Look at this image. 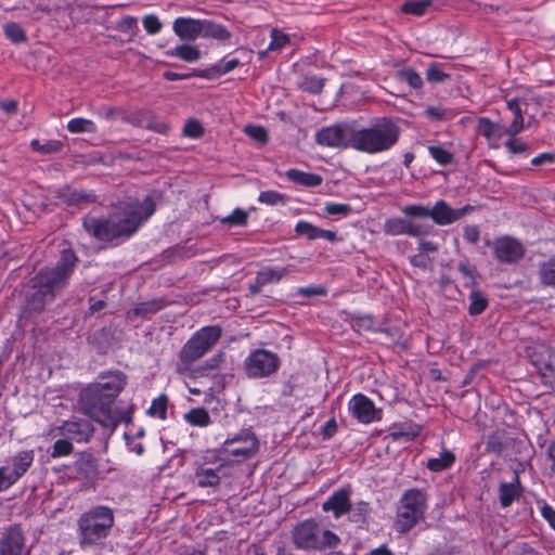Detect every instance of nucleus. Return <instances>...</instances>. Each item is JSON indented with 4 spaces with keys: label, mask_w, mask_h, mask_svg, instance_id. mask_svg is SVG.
Instances as JSON below:
<instances>
[{
    "label": "nucleus",
    "mask_w": 555,
    "mask_h": 555,
    "mask_svg": "<svg viewBox=\"0 0 555 555\" xmlns=\"http://www.w3.org/2000/svg\"><path fill=\"white\" fill-rule=\"evenodd\" d=\"M77 262L75 253L64 249L55 267L41 269L25 286V312H42L64 289Z\"/></svg>",
    "instance_id": "1"
},
{
    "label": "nucleus",
    "mask_w": 555,
    "mask_h": 555,
    "mask_svg": "<svg viewBox=\"0 0 555 555\" xmlns=\"http://www.w3.org/2000/svg\"><path fill=\"white\" fill-rule=\"evenodd\" d=\"M100 380L89 385L79 396L80 411L106 428H115L118 413L115 400L127 384V376L120 372H104Z\"/></svg>",
    "instance_id": "2"
},
{
    "label": "nucleus",
    "mask_w": 555,
    "mask_h": 555,
    "mask_svg": "<svg viewBox=\"0 0 555 555\" xmlns=\"http://www.w3.org/2000/svg\"><path fill=\"white\" fill-rule=\"evenodd\" d=\"M154 211V202L145 197L143 202L127 204L121 214H113L108 218L86 216L82 227L95 240L111 242L119 236L131 235Z\"/></svg>",
    "instance_id": "3"
},
{
    "label": "nucleus",
    "mask_w": 555,
    "mask_h": 555,
    "mask_svg": "<svg viewBox=\"0 0 555 555\" xmlns=\"http://www.w3.org/2000/svg\"><path fill=\"white\" fill-rule=\"evenodd\" d=\"M399 127L388 119L358 131H352L350 145L361 152L375 154L392 147L399 139Z\"/></svg>",
    "instance_id": "4"
},
{
    "label": "nucleus",
    "mask_w": 555,
    "mask_h": 555,
    "mask_svg": "<svg viewBox=\"0 0 555 555\" xmlns=\"http://www.w3.org/2000/svg\"><path fill=\"white\" fill-rule=\"evenodd\" d=\"M222 328L219 325L205 326L197 331L182 347L176 370L179 374H186L193 362L201 359L221 337Z\"/></svg>",
    "instance_id": "5"
},
{
    "label": "nucleus",
    "mask_w": 555,
    "mask_h": 555,
    "mask_svg": "<svg viewBox=\"0 0 555 555\" xmlns=\"http://www.w3.org/2000/svg\"><path fill=\"white\" fill-rule=\"evenodd\" d=\"M114 525V514L109 507L96 506L81 515L78 528L81 544H94L105 539Z\"/></svg>",
    "instance_id": "6"
},
{
    "label": "nucleus",
    "mask_w": 555,
    "mask_h": 555,
    "mask_svg": "<svg viewBox=\"0 0 555 555\" xmlns=\"http://www.w3.org/2000/svg\"><path fill=\"white\" fill-rule=\"evenodd\" d=\"M30 548L22 524H11L0 532V555H29Z\"/></svg>",
    "instance_id": "7"
},
{
    "label": "nucleus",
    "mask_w": 555,
    "mask_h": 555,
    "mask_svg": "<svg viewBox=\"0 0 555 555\" xmlns=\"http://www.w3.org/2000/svg\"><path fill=\"white\" fill-rule=\"evenodd\" d=\"M280 366L279 357L268 350L257 349L245 361V373L251 378L268 377L275 373Z\"/></svg>",
    "instance_id": "8"
},
{
    "label": "nucleus",
    "mask_w": 555,
    "mask_h": 555,
    "mask_svg": "<svg viewBox=\"0 0 555 555\" xmlns=\"http://www.w3.org/2000/svg\"><path fill=\"white\" fill-rule=\"evenodd\" d=\"M487 244L492 247L494 258L505 264L517 263L526 253L522 243L512 236L498 237L492 243Z\"/></svg>",
    "instance_id": "9"
},
{
    "label": "nucleus",
    "mask_w": 555,
    "mask_h": 555,
    "mask_svg": "<svg viewBox=\"0 0 555 555\" xmlns=\"http://www.w3.org/2000/svg\"><path fill=\"white\" fill-rule=\"evenodd\" d=\"M224 447L232 456L249 459L258 452L259 441L251 430L245 429L233 438L227 439Z\"/></svg>",
    "instance_id": "10"
},
{
    "label": "nucleus",
    "mask_w": 555,
    "mask_h": 555,
    "mask_svg": "<svg viewBox=\"0 0 555 555\" xmlns=\"http://www.w3.org/2000/svg\"><path fill=\"white\" fill-rule=\"evenodd\" d=\"M94 426L88 420L65 421L61 426L54 428V436L67 437L72 442H88L94 434Z\"/></svg>",
    "instance_id": "11"
},
{
    "label": "nucleus",
    "mask_w": 555,
    "mask_h": 555,
    "mask_svg": "<svg viewBox=\"0 0 555 555\" xmlns=\"http://www.w3.org/2000/svg\"><path fill=\"white\" fill-rule=\"evenodd\" d=\"M474 207L465 205L454 209L447 202L440 199L431 207V219L438 225L451 224L472 212Z\"/></svg>",
    "instance_id": "12"
},
{
    "label": "nucleus",
    "mask_w": 555,
    "mask_h": 555,
    "mask_svg": "<svg viewBox=\"0 0 555 555\" xmlns=\"http://www.w3.org/2000/svg\"><path fill=\"white\" fill-rule=\"evenodd\" d=\"M349 410L352 415L363 424L380 420V410L375 408L372 400L362 393L354 395L349 402Z\"/></svg>",
    "instance_id": "13"
},
{
    "label": "nucleus",
    "mask_w": 555,
    "mask_h": 555,
    "mask_svg": "<svg viewBox=\"0 0 555 555\" xmlns=\"http://www.w3.org/2000/svg\"><path fill=\"white\" fill-rule=\"evenodd\" d=\"M351 133L347 126L336 125L321 129L317 133V142L331 147H346L350 144Z\"/></svg>",
    "instance_id": "14"
},
{
    "label": "nucleus",
    "mask_w": 555,
    "mask_h": 555,
    "mask_svg": "<svg viewBox=\"0 0 555 555\" xmlns=\"http://www.w3.org/2000/svg\"><path fill=\"white\" fill-rule=\"evenodd\" d=\"M293 540L299 548H319V528L312 520H307L295 527Z\"/></svg>",
    "instance_id": "15"
},
{
    "label": "nucleus",
    "mask_w": 555,
    "mask_h": 555,
    "mask_svg": "<svg viewBox=\"0 0 555 555\" xmlns=\"http://www.w3.org/2000/svg\"><path fill=\"white\" fill-rule=\"evenodd\" d=\"M351 490L349 487H344L335 491L327 501L322 505L324 512H332L335 518L349 513L351 509L350 502Z\"/></svg>",
    "instance_id": "16"
},
{
    "label": "nucleus",
    "mask_w": 555,
    "mask_h": 555,
    "mask_svg": "<svg viewBox=\"0 0 555 555\" xmlns=\"http://www.w3.org/2000/svg\"><path fill=\"white\" fill-rule=\"evenodd\" d=\"M544 385L555 390V352L546 349L533 361Z\"/></svg>",
    "instance_id": "17"
},
{
    "label": "nucleus",
    "mask_w": 555,
    "mask_h": 555,
    "mask_svg": "<svg viewBox=\"0 0 555 555\" xmlns=\"http://www.w3.org/2000/svg\"><path fill=\"white\" fill-rule=\"evenodd\" d=\"M74 468L79 477L83 480L93 481L98 478V460L90 452H80L74 463Z\"/></svg>",
    "instance_id": "18"
},
{
    "label": "nucleus",
    "mask_w": 555,
    "mask_h": 555,
    "mask_svg": "<svg viewBox=\"0 0 555 555\" xmlns=\"http://www.w3.org/2000/svg\"><path fill=\"white\" fill-rule=\"evenodd\" d=\"M201 24L202 20L178 17L173 22L172 29L181 40L193 41L201 36Z\"/></svg>",
    "instance_id": "19"
},
{
    "label": "nucleus",
    "mask_w": 555,
    "mask_h": 555,
    "mask_svg": "<svg viewBox=\"0 0 555 555\" xmlns=\"http://www.w3.org/2000/svg\"><path fill=\"white\" fill-rule=\"evenodd\" d=\"M56 195L57 198L70 206L93 203L96 199L95 195L90 192L70 189L69 186L59 189Z\"/></svg>",
    "instance_id": "20"
},
{
    "label": "nucleus",
    "mask_w": 555,
    "mask_h": 555,
    "mask_svg": "<svg viewBox=\"0 0 555 555\" xmlns=\"http://www.w3.org/2000/svg\"><path fill=\"white\" fill-rule=\"evenodd\" d=\"M423 517L422 514L413 509H405V505L401 503L397 514L396 528L399 532L404 533L411 530Z\"/></svg>",
    "instance_id": "21"
},
{
    "label": "nucleus",
    "mask_w": 555,
    "mask_h": 555,
    "mask_svg": "<svg viewBox=\"0 0 555 555\" xmlns=\"http://www.w3.org/2000/svg\"><path fill=\"white\" fill-rule=\"evenodd\" d=\"M426 501V494L422 490L411 489L403 494L400 503L405 505V509H413L424 516Z\"/></svg>",
    "instance_id": "22"
},
{
    "label": "nucleus",
    "mask_w": 555,
    "mask_h": 555,
    "mask_svg": "<svg viewBox=\"0 0 555 555\" xmlns=\"http://www.w3.org/2000/svg\"><path fill=\"white\" fill-rule=\"evenodd\" d=\"M34 461L31 451H24L18 453L13 460V472L9 474L13 482L20 479L29 468Z\"/></svg>",
    "instance_id": "23"
},
{
    "label": "nucleus",
    "mask_w": 555,
    "mask_h": 555,
    "mask_svg": "<svg viewBox=\"0 0 555 555\" xmlns=\"http://www.w3.org/2000/svg\"><path fill=\"white\" fill-rule=\"evenodd\" d=\"M201 36L204 38H214L217 40H228L231 34L220 24L211 21L202 20Z\"/></svg>",
    "instance_id": "24"
},
{
    "label": "nucleus",
    "mask_w": 555,
    "mask_h": 555,
    "mask_svg": "<svg viewBox=\"0 0 555 555\" xmlns=\"http://www.w3.org/2000/svg\"><path fill=\"white\" fill-rule=\"evenodd\" d=\"M285 175L291 181L306 186H318L322 183L321 176L298 169H289Z\"/></svg>",
    "instance_id": "25"
},
{
    "label": "nucleus",
    "mask_w": 555,
    "mask_h": 555,
    "mask_svg": "<svg viewBox=\"0 0 555 555\" xmlns=\"http://www.w3.org/2000/svg\"><path fill=\"white\" fill-rule=\"evenodd\" d=\"M500 503L502 507L512 505L515 499L519 496V480L515 478L514 482H503L500 485Z\"/></svg>",
    "instance_id": "26"
},
{
    "label": "nucleus",
    "mask_w": 555,
    "mask_h": 555,
    "mask_svg": "<svg viewBox=\"0 0 555 555\" xmlns=\"http://www.w3.org/2000/svg\"><path fill=\"white\" fill-rule=\"evenodd\" d=\"M477 131L490 140L493 137L501 138L504 133V127L499 124H493L490 119L481 117L478 120Z\"/></svg>",
    "instance_id": "27"
},
{
    "label": "nucleus",
    "mask_w": 555,
    "mask_h": 555,
    "mask_svg": "<svg viewBox=\"0 0 555 555\" xmlns=\"http://www.w3.org/2000/svg\"><path fill=\"white\" fill-rule=\"evenodd\" d=\"M166 53L167 55L177 56L182 61L190 63L196 62L201 57V51L196 47L190 44L178 46L173 50L167 51Z\"/></svg>",
    "instance_id": "28"
},
{
    "label": "nucleus",
    "mask_w": 555,
    "mask_h": 555,
    "mask_svg": "<svg viewBox=\"0 0 555 555\" xmlns=\"http://www.w3.org/2000/svg\"><path fill=\"white\" fill-rule=\"evenodd\" d=\"M67 130L70 133H95L98 131V127L95 122L91 119L87 118H74L67 122Z\"/></svg>",
    "instance_id": "29"
},
{
    "label": "nucleus",
    "mask_w": 555,
    "mask_h": 555,
    "mask_svg": "<svg viewBox=\"0 0 555 555\" xmlns=\"http://www.w3.org/2000/svg\"><path fill=\"white\" fill-rule=\"evenodd\" d=\"M197 486L216 488L220 483L219 475L211 468H198L195 473Z\"/></svg>",
    "instance_id": "30"
},
{
    "label": "nucleus",
    "mask_w": 555,
    "mask_h": 555,
    "mask_svg": "<svg viewBox=\"0 0 555 555\" xmlns=\"http://www.w3.org/2000/svg\"><path fill=\"white\" fill-rule=\"evenodd\" d=\"M539 278L542 284L555 287V255L540 263Z\"/></svg>",
    "instance_id": "31"
},
{
    "label": "nucleus",
    "mask_w": 555,
    "mask_h": 555,
    "mask_svg": "<svg viewBox=\"0 0 555 555\" xmlns=\"http://www.w3.org/2000/svg\"><path fill=\"white\" fill-rule=\"evenodd\" d=\"M30 146L40 154L50 155L61 152L64 147V143L61 140H48L41 143L38 139H34L30 142Z\"/></svg>",
    "instance_id": "32"
},
{
    "label": "nucleus",
    "mask_w": 555,
    "mask_h": 555,
    "mask_svg": "<svg viewBox=\"0 0 555 555\" xmlns=\"http://www.w3.org/2000/svg\"><path fill=\"white\" fill-rule=\"evenodd\" d=\"M455 461V456L451 451L444 450L440 453L439 457L429 459L427 468L431 472H441L450 467Z\"/></svg>",
    "instance_id": "33"
},
{
    "label": "nucleus",
    "mask_w": 555,
    "mask_h": 555,
    "mask_svg": "<svg viewBox=\"0 0 555 555\" xmlns=\"http://www.w3.org/2000/svg\"><path fill=\"white\" fill-rule=\"evenodd\" d=\"M238 65L240 61L237 59H232L228 61L224 65H214L209 68L202 69L201 73L198 74L201 75V78H214L233 70Z\"/></svg>",
    "instance_id": "34"
},
{
    "label": "nucleus",
    "mask_w": 555,
    "mask_h": 555,
    "mask_svg": "<svg viewBox=\"0 0 555 555\" xmlns=\"http://www.w3.org/2000/svg\"><path fill=\"white\" fill-rule=\"evenodd\" d=\"M410 220L403 218L388 219L384 224V232L388 235H409Z\"/></svg>",
    "instance_id": "35"
},
{
    "label": "nucleus",
    "mask_w": 555,
    "mask_h": 555,
    "mask_svg": "<svg viewBox=\"0 0 555 555\" xmlns=\"http://www.w3.org/2000/svg\"><path fill=\"white\" fill-rule=\"evenodd\" d=\"M137 124L158 133H166L168 131V126L150 113H141Z\"/></svg>",
    "instance_id": "36"
},
{
    "label": "nucleus",
    "mask_w": 555,
    "mask_h": 555,
    "mask_svg": "<svg viewBox=\"0 0 555 555\" xmlns=\"http://www.w3.org/2000/svg\"><path fill=\"white\" fill-rule=\"evenodd\" d=\"M288 273V270L286 268H280V269H272L267 268L258 272V282L259 284H269L272 282H279L281 279H283Z\"/></svg>",
    "instance_id": "37"
},
{
    "label": "nucleus",
    "mask_w": 555,
    "mask_h": 555,
    "mask_svg": "<svg viewBox=\"0 0 555 555\" xmlns=\"http://www.w3.org/2000/svg\"><path fill=\"white\" fill-rule=\"evenodd\" d=\"M73 451H74L73 442L67 437H62L53 443V446L51 448L50 456L52 459L68 456L73 453Z\"/></svg>",
    "instance_id": "38"
},
{
    "label": "nucleus",
    "mask_w": 555,
    "mask_h": 555,
    "mask_svg": "<svg viewBox=\"0 0 555 555\" xmlns=\"http://www.w3.org/2000/svg\"><path fill=\"white\" fill-rule=\"evenodd\" d=\"M164 307V300L162 299H153L150 301H144L137 305L132 309V313L135 315L147 317L150 314L156 313Z\"/></svg>",
    "instance_id": "39"
},
{
    "label": "nucleus",
    "mask_w": 555,
    "mask_h": 555,
    "mask_svg": "<svg viewBox=\"0 0 555 555\" xmlns=\"http://www.w3.org/2000/svg\"><path fill=\"white\" fill-rule=\"evenodd\" d=\"M469 300L470 304L468 307V313L470 315H478L482 313L488 306L487 297L478 291L472 292V294L469 295Z\"/></svg>",
    "instance_id": "40"
},
{
    "label": "nucleus",
    "mask_w": 555,
    "mask_h": 555,
    "mask_svg": "<svg viewBox=\"0 0 555 555\" xmlns=\"http://www.w3.org/2000/svg\"><path fill=\"white\" fill-rule=\"evenodd\" d=\"M434 0H413L406 1L402 4L401 10L406 14L416 16L423 15L426 10L433 4Z\"/></svg>",
    "instance_id": "41"
},
{
    "label": "nucleus",
    "mask_w": 555,
    "mask_h": 555,
    "mask_svg": "<svg viewBox=\"0 0 555 555\" xmlns=\"http://www.w3.org/2000/svg\"><path fill=\"white\" fill-rule=\"evenodd\" d=\"M351 326L360 334L376 331L375 322L370 315H360L351 319Z\"/></svg>",
    "instance_id": "42"
},
{
    "label": "nucleus",
    "mask_w": 555,
    "mask_h": 555,
    "mask_svg": "<svg viewBox=\"0 0 555 555\" xmlns=\"http://www.w3.org/2000/svg\"><path fill=\"white\" fill-rule=\"evenodd\" d=\"M5 36L14 43H22L26 41V34L24 29L16 23H8L4 25Z\"/></svg>",
    "instance_id": "43"
},
{
    "label": "nucleus",
    "mask_w": 555,
    "mask_h": 555,
    "mask_svg": "<svg viewBox=\"0 0 555 555\" xmlns=\"http://www.w3.org/2000/svg\"><path fill=\"white\" fill-rule=\"evenodd\" d=\"M186 421L196 426H206L210 422L208 412L205 409H193L185 415Z\"/></svg>",
    "instance_id": "44"
},
{
    "label": "nucleus",
    "mask_w": 555,
    "mask_h": 555,
    "mask_svg": "<svg viewBox=\"0 0 555 555\" xmlns=\"http://www.w3.org/2000/svg\"><path fill=\"white\" fill-rule=\"evenodd\" d=\"M258 201L270 206L284 205L287 202V196L276 191H264L259 194Z\"/></svg>",
    "instance_id": "45"
},
{
    "label": "nucleus",
    "mask_w": 555,
    "mask_h": 555,
    "mask_svg": "<svg viewBox=\"0 0 555 555\" xmlns=\"http://www.w3.org/2000/svg\"><path fill=\"white\" fill-rule=\"evenodd\" d=\"M397 77L401 81L408 82L412 88H421L423 80L421 76L412 68H404L397 73Z\"/></svg>",
    "instance_id": "46"
},
{
    "label": "nucleus",
    "mask_w": 555,
    "mask_h": 555,
    "mask_svg": "<svg viewBox=\"0 0 555 555\" xmlns=\"http://www.w3.org/2000/svg\"><path fill=\"white\" fill-rule=\"evenodd\" d=\"M350 519L354 522H365L366 517L370 513L369 503L364 501L357 502L354 505L351 504Z\"/></svg>",
    "instance_id": "47"
},
{
    "label": "nucleus",
    "mask_w": 555,
    "mask_h": 555,
    "mask_svg": "<svg viewBox=\"0 0 555 555\" xmlns=\"http://www.w3.org/2000/svg\"><path fill=\"white\" fill-rule=\"evenodd\" d=\"M324 87V79L318 78L315 76H307L300 83V88L304 91H308L310 93H320Z\"/></svg>",
    "instance_id": "48"
},
{
    "label": "nucleus",
    "mask_w": 555,
    "mask_h": 555,
    "mask_svg": "<svg viewBox=\"0 0 555 555\" xmlns=\"http://www.w3.org/2000/svg\"><path fill=\"white\" fill-rule=\"evenodd\" d=\"M431 157L440 165L447 166L453 162V155L441 146H429Z\"/></svg>",
    "instance_id": "49"
},
{
    "label": "nucleus",
    "mask_w": 555,
    "mask_h": 555,
    "mask_svg": "<svg viewBox=\"0 0 555 555\" xmlns=\"http://www.w3.org/2000/svg\"><path fill=\"white\" fill-rule=\"evenodd\" d=\"M220 221L229 225H245L247 223V212L236 208L231 215L221 218Z\"/></svg>",
    "instance_id": "50"
},
{
    "label": "nucleus",
    "mask_w": 555,
    "mask_h": 555,
    "mask_svg": "<svg viewBox=\"0 0 555 555\" xmlns=\"http://www.w3.org/2000/svg\"><path fill=\"white\" fill-rule=\"evenodd\" d=\"M183 134L192 139H198L204 135V128L196 119H190L183 127Z\"/></svg>",
    "instance_id": "51"
},
{
    "label": "nucleus",
    "mask_w": 555,
    "mask_h": 555,
    "mask_svg": "<svg viewBox=\"0 0 555 555\" xmlns=\"http://www.w3.org/2000/svg\"><path fill=\"white\" fill-rule=\"evenodd\" d=\"M403 214L416 218H431V208L423 205H409L402 209Z\"/></svg>",
    "instance_id": "52"
},
{
    "label": "nucleus",
    "mask_w": 555,
    "mask_h": 555,
    "mask_svg": "<svg viewBox=\"0 0 555 555\" xmlns=\"http://www.w3.org/2000/svg\"><path fill=\"white\" fill-rule=\"evenodd\" d=\"M244 132L258 143H266L268 140L267 130L261 126H246Z\"/></svg>",
    "instance_id": "53"
},
{
    "label": "nucleus",
    "mask_w": 555,
    "mask_h": 555,
    "mask_svg": "<svg viewBox=\"0 0 555 555\" xmlns=\"http://www.w3.org/2000/svg\"><path fill=\"white\" fill-rule=\"evenodd\" d=\"M149 412L152 415H158L160 418H166L167 413V398L166 396H160L159 398L155 399L149 410Z\"/></svg>",
    "instance_id": "54"
},
{
    "label": "nucleus",
    "mask_w": 555,
    "mask_h": 555,
    "mask_svg": "<svg viewBox=\"0 0 555 555\" xmlns=\"http://www.w3.org/2000/svg\"><path fill=\"white\" fill-rule=\"evenodd\" d=\"M271 37L272 41L269 46V50H279L289 42V37L278 29H272Z\"/></svg>",
    "instance_id": "55"
},
{
    "label": "nucleus",
    "mask_w": 555,
    "mask_h": 555,
    "mask_svg": "<svg viewBox=\"0 0 555 555\" xmlns=\"http://www.w3.org/2000/svg\"><path fill=\"white\" fill-rule=\"evenodd\" d=\"M426 78L430 82H442L449 78V75L443 73L437 65H430L426 70Z\"/></svg>",
    "instance_id": "56"
},
{
    "label": "nucleus",
    "mask_w": 555,
    "mask_h": 555,
    "mask_svg": "<svg viewBox=\"0 0 555 555\" xmlns=\"http://www.w3.org/2000/svg\"><path fill=\"white\" fill-rule=\"evenodd\" d=\"M143 26L149 34L155 35L160 31L163 25L157 16L151 14L143 18Z\"/></svg>",
    "instance_id": "57"
},
{
    "label": "nucleus",
    "mask_w": 555,
    "mask_h": 555,
    "mask_svg": "<svg viewBox=\"0 0 555 555\" xmlns=\"http://www.w3.org/2000/svg\"><path fill=\"white\" fill-rule=\"evenodd\" d=\"M524 128V118H522V112H517L516 115H514V120L512 125L508 128L504 127V133L509 137H515L517 133H519Z\"/></svg>",
    "instance_id": "58"
},
{
    "label": "nucleus",
    "mask_w": 555,
    "mask_h": 555,
    "mask_svg": "<svg viewBox=\"0 0 555 555\" xmlns=\"http://www.w3.org/2000/svg\"><path fill=\"white\" fill-rule=\"evenodd\" d=\"M318 228L306 221H299L296 224V232L306 235L309 240L317 238Z\"/></svg>",
    "instance_id": "59"
},
{
    "label": "nucleus",
    "mask_w": 555,
    "mask_h": 555,
    "mask_svg": "<svg viewBox=\"0 0 555 555\" xmlns=\"http://www.w3.org/2000/svg\"><path fill=\"white\" fill-rule=\"evenodd\" d=\"M502 449L503 444L500 437L496 434L490 435L487 440L486 452L499 454Z\"/></svg>",
    "instance_id": "60"
},
{
    "label": "nucleus",
    "mask_w": 555,
    "mask_h": 555,
    "mask_svg": "<svg viewBox=\"0 0 555 555\" xmlns=\"http://www.w3.org/2000/svg\"><path fill=\"white\" fill-rule=\"evenodd\" d=\"M431 230H433L431 225L420 224V223H415L412 221H410V223H409V235L410 236L427 235L431 232Z\"/></svg>",
    "instance_id": "61"
},
{
    "label": "nucleus",
    "mask_w": 555,
    "mask_h": 555,
    "mask_svg": "<svg viewBox=\"0 0 555 555\" xmlns=\"http://www.w3.org/2000/svg\"><path fill=\"white\" fill-rule=\"evenodd\" d=\"M338 542V537L330 530H324L320 537V547H334Z\"/></svg>",
    "instance_id": "62"
},
{
    "label": "nucleus",
    "mask_w": 555,
    "mask_h": 555,
    "mask_svg": "<svg viewBox=\"0 0 555 555\" xmlns=\"http://www.w3.org/2000/svg\"><path fill=\"white\" fill-rule=\"evenodd\" d=\"M297 293L302 297H314V296H323L326 294V289L321 286H307L299 287Z\"/></svg>",
    "instance_id": "63"
},
{
    "label": "nucleus",
    "mask_w": 555,
    "mask_h": 555,
    "mask_svg": "<svg viewBox=\"0 0 555 555\" xmlns=\"http://www.w3.org/2000/svg\"><path fill=\"white\" fill-rule=\"evenodd\" d=\"M351 208L348 204L331 203L325 206V211L328 215H347Z\"/></svg>",
    "instance_id": "64"
}]
</instances>
